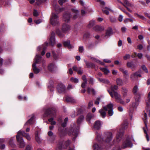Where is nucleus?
<instances>
[{
  "instance_id": "5701e85b",
  "label": "nucleus",
  "mask_w": 150,
  "mask_h": 150,
  "mask_svg": "<svg viewBox=\"0 0 150 150\" xmlns=\"http://www.w3.org/2000/svg\"><path fill=\"white\" fill-rule=\"evenodd\" d=\"M56 67L55 64L53 63L49 64L48 66V70L51 71H53L54 70Z\"/></svg>"
},
{
  "instance_id": "49530a36",
  "label": "nucleus",
  "mask_w": 150,
  "mask_h": 150,
  "mask_svg": "<svg viewBox=\"0 0 150 150\" xmlns=\"http://www.w3.org/2000/svg\"><path fill=\"white\" fill-rule=\"evenodd\" d=\"M120 9L122 10L123 12L127 14L128 16L130 18H133L132 16L129 13L127 12L124 9H123L122 8H120Z\"/></svg>"
},
{
  "instance_id": "603ef678",
  "label": "nucleus",
  "mask_w": 150,
  "mask_h": 150,
  "mask_svg": "<svg viewBox=\"0 0 150 150\" xmlns=\"http://www.w3.org/2000/svg\"><path fill=\"white\" fill-rule=\"evenodd\" d=\"M95 1L98 2H99L101 6H104L105 4V2L104 1L101 0H95Z\"/></svg>"
},
{
  "instance_id": "6ab92c4d",
  "label": "nucleus",
  "mask_w": 150,
  "mask_h": 150,
  "mask_svg": "<svg viewBox=\"0 0 150 150\" xmlns=\"http://www.w3.org/2000/svg\"><path fill=\"white\" fill-rule=\"evenodd\" d=\"M70 28V26L68 24L64 23L62 26V30L63 32H65L69 31Z\"/></svg>"
},
{
  "instance_id": "864d4df0",
  "label": "nucleus",
  "mask_w": 150,
  "mask_h": 150,
  "mask_svg": "<svg viewBox=\"0 0 150 150\" xmlns=\"http://www.w3.org/2000/svg\"><path fill=\"white\" fill-rule=\"evenodd\" d=\"M110 21L112 23H115L116 21V19L115 18L113 17H111L110 18Z\"/></svg>"
},
{
  "instance_id": "9b49d317",
  "label": "nucleus",
  "mask_w": 150,
  "mask_h": 150,
  "mask_svg": "<svg viewBox=\"0 0 150 150\" xmlns=\"http://www.w3.org/2000/svg\"><path fill=\"white\" fill-rule=\"evenodd\" d=\"M18 134L20 136H22L25 137L28 140L30 141L31 140V137L30 135L28 133H26L24 131L20 130L18 132Z\"/></svg>"
},
{
  "instance_id": "ddd939ff",
  "label": "nucleus",
  "mask_w": 150,
  "mask_h": 150,
  "mask_svg": "<svg viewBox=\"0 0 150 150\" xmlns=\"http://www.w3.org/2000/svg\"><path fill=\"white\" fill-rule=\"evenodd\" d=\"M108 110L107 108L104 106L103 107V109H101L99 110V112L100 114V116L103 118L105 117L106 115L105 111Z\"/></svg>"
},
{
  "instance_id": "2eb2a0df",
  "label": "nucleus",
  "mask_w": 150,
  "mask_h": 150,
  "mask_svg": "<svg viewBox=\"0 0 150 150\" xmlns=\"http://www.w3.org/2000/svg\"><path fill=\"white\" fill-rule=\"evenodd\" d=\"M34 118L35 116L33 114L32 115L30 118L26 122L24 125V126H25L33 125L34 122Z\"/></svg>"
},
{
  "instance_id": "bf43d9fd",
  "label": "nucleus",
  "mask_w": 150,
  "mask_h": 150,
  "mask_svg": "<svg viewBox=\"0 0 150 150\" xmlns=\"http://www.w3.org/2000/svg\"><path fill=\"white\" fill-rule=\"evenodd\" d=\"M32 146L30 145H27L26 147L25 150H32Z\"/></svg>"
},
{
  "instance_id": "a19ab883",
  "label": "nucleus",
  "mask_w": 150,
  "mask_h": 150,
  "mask_svg": "<svg viewBox=\"0 0 150 150\" xmlns=\"http://www.w3.org/2000/svg\"><path fill=\"white\" fill-rule=\"evenodd\" d=\"M138 91V87L137 86H135L134 87L133 90V92L134 93L137 95V92Z\"/></svg>"
},
{
  "instance_id": "393cba45",
  "label": "nucleus",
  "mask_w": 150,
  "mask_h": 150,
  "mask_svg": "<svg viewBox=\"0 0 150 150\" xmlns=\"http://www.w3.org/2000/svg\"><path fill=\"white\" fill-rule=\"evenodd\" d=\"M66 100L67 102L72 103H75L76 102V100L75 99L70 96H66Z\"/></svg>"
},
{
  "instance_id": "1a4fd4ad",
  "label": "nucleus",
  "mask_w": 150,
  "mask_h": 150,
  "mask_svg": "<svg viewBox=\"0 0 150 150\" xmlns=\"http://www.w3.org/2000/svg\"><path fill=\"white\" fill-rule=\"evenodd\" d=\"M79 131L78 129L70 130L69 132V134L73 138V140H74L78 134Z\"/></svg>"
},
{
  "instance_id": "423d86ee",
  "label": "nucleus",
  "mask_w": 150,
  "mask_h": 150,
  "mask_svg": "<svg viewBox=\"0 0 150 150\" xmlns=\"http://www.w3.org/2000/svg\"><path fill=\"white\" fill-rule=\"evenodd\" d=\"M20 136L18 134L16 136L17 140L18 143L20 148H24L25 146V143L23 138L22 137H20Z\"/></svg>"
},
{
  "instance_id": "0eeeda50",
  "label": "nucleus",
  "mask_w": 150,
  "mask_h": 150,
  "mask_svg": "<svg viewBox=\"0 0 150 150\" xmlns=\"http://www.w3.org/2000/svg\"><path fill=\"white\" fill-rule=\"evenodd\" d=\"M20 136L18 134L16 136L17 140L18 143L20 148H24L25 146V143L23 138L22 137H20Z\"/></svg>"
},
{
  "instance_id": "aec40b11",
  "label": "nucleus",
  "mask_w": 150,
  "mask_h": 150,
  "mask_svg": "<svg viewBox=\"0 0 150 150\" xmlns=\"http://www.w3.org/2000/svg\"><path fill=\"white\" fill-rule=\"evenodd\" d=\"M113 105L112 103H110L107 105V108L109 110L108 111V114L110 116H111L113 113V112L112 110Z\"/></svg>"
},
{
  "instance_id": "39448f33",
  "label": "nucleus",
  "mask_w": 150,
  "mask_h": 150,
  "mask_svg": "<svg viewBox=\"0 0 150 150\" xmlns=\"http://www.w3.org/2000/svg\"><path fill=\"white\" fill-rule=\"evenodd\" d=\"M123 0V4L124 5H123L125 6L127 10L131 13L132 12V11L128 7H130L133 8L134 7V5L132 3H130L127 0Z\"/></svg>"
},
{
  "instance_id": "338daca9",
  "label": "nucleus",
  "mask_w": 150,
  "mask_h": 150,
  "mask_svg": "<svg viewBox=\"0 0 150 150\" xmlns=\"http://www.w3.org/2000/svg\"><path fill=\"white\" fill-rule=\"evenodd\" d=\"M137 48L139 50H142L143 48V46L141 44L137 46Z\"/></svg>"
},
{
  "instance_id": "58836bf2",
  "label": "nucleus",
  "mask_w": 150,
  "mask_h": 150,
  "mask_svg": "<svg viewBox=\"0 0 150 150\" xmlns=\"http://www.w3.org/2000/svg\"><path fill=\"white\" fill-rule=\"evenodd\" d=\"M54 9L55 11L58 12H61L64 10V8H59L57 5L55 6L54 7Z\"/></svg>"
},
{
  "instance_id": "4be33fe9",
  "label": "nucleus",
  "mask_w": 150,
  "mask_h": 150,
  "mask_svg": "<svg viewBox=\"0 0 150 150\" xmlns=\"http://www.w3.org/2000/svg\"><path fill=\"white\" fill-rule=\"evenodd\" d=\"M32 69L35 74H37L40 71V69L37 67L35 63H33L32 64Z\"/></svg>"
},
{
  "instance_id": "f03ea898",
  "label": "nucleus",
  "mask_w": 150,
  "mask_h": 150,
  "mask_svg": "<svg viewBox=\"0 0 150 150\" xmlns=\"http://www.w3.org/2000/svg\"><path fill=\"white\" fill-rule=\"evenodd\" d=\"M50 20V23L54 26L58 25L59 24V16L57 14L55 13H52L51 14Z\"/></svg>"
},
{
  "instance_id": "a211bd4d",
  "label": "nucleus",
  "mask_w": 150,
  "mask_h": 150,
  "mask_svg": "<svg viewBox=\"0 0 150 150\" xmlns=\"http://www.w3.org/2000/svg\"><path fill=\"white\" fill-rule=\"evenodd\" d=\"M140 99V96H136L135 97V102H134L132 104V107L134 108H136L139 104Z\"/></svg>"
},
{
  "instance_id": "f704fd0d",
  "label": "nucleus",
  "mask_w": 150,
  "mask_h": 150,
  "mask_svg": "<svg viewBox=\"0 0 150 150\" xmlns=\"http://www.w3.org/2000/svg\"><path fill=\"white\" fill-rule=\"evenodd\" d=\"M86 65L87 67H95L94 64L91 62L88 63L86 61H85Z\"/></svg>"
},
{
  "instance_id": "9d476101",
  "label": "nucleus",
  "mask_w": 150,
  "mask_h": 150,
  "mask_svg": "<svg viewBox=\"0 0 150 150\" xmlns=\"http://www.w3.org/2000/svg\"><path fill=\"white\" fill-rule=\"evenodd\" d=\"M105 134V142L107 143H109L112 140V133L110 132H106Z\"/></svg>"
},
{
  "instance_id": "de8ad7c7",
  "label": "nucleus",
  "mask_w": 150,
  "mask_h": 150,
  "mask_svg": "<svg viewBox=\"0 0 150 150\" xmlns=\"http://www.w3.org/2000/svg\"><path fill=\"white\" fill-rule=\"evenodd\" d=\"M122 91L124 97H125L127 95V90L125 88H122Z\"/></svg>"
},
{
  "instance_id": "c9c22d12",
  "label": "nucleus",
  "mask_w": 150,
  "mask_h": 150,
  "mask_svg": "<svg viewBox=\"0 0 150 150\" xmlns=\"http://www.w3.org/2000/svg\"><path fill=\"white\" fill-rule=\"evenodd\" d=\"M102 7V10L103 13L107 15H108L109 13V10H110L107 7L103 8Z\"/></svg>"
},
{
  "instance_id": "c85d7f7f",
  "label": "nucleus",
  "mask_w": 150,
  "mask_h": 150,
  "mask_svg": "<svg viewBox=\"0 0 150 150\" xmlns=\"http://www.w3.org/2000/svg\"><path fill=\"white\" fill-rule=\"evenodd\" d=\"M41 62V57L39 55H36L34 63H35V64H40Z\"/></svg>"
},
{
  "instance_id": "680f3d73",
  "label": "nucleus",
  "mask_w": 150,
  "mask_h": 150,
  "mask_svg": "<svg viewBox=\"0 0 150 150\" xmlns=\"http://www.w3.org/2000/svg\"><path fill=\"white\" fill-rule=\"evenodd\" d=\"M33 15L35 16H38V13L36 10H34L33 12Z\"/></svg>"
},
{
  "instance_id": "ea45409f",
  "label": "nucleus",
  "mask_w": 150,
  "mask_h": 150,
  "mask_svg": "<svg viewBox=\"0 0 150 150\" xmlns=\"http://www.w3.org/2000/svg\"><path fill=\"white\" fill-rule=\"evenodd\" d=\"M84 117L83 115L81 116L78 119L77 123L78 124H80L84 119Z\"/></svg>"
},
{
  "instance_id": "4d7b16f0",
  "label": "nucleus",
  "mask_w": 150,
  "mask_h": 150,
  "mask_svg": "<svg viewBox=\"0 0 150 150\" xmlns=\"http://www.w3.org/2000/svg\"><path fill=\"white\" fill-rule=\"evenodd\" d=\"M130 55L129 54H127L123 57V58L124 59L126 60L127 59H129L130 58Z\"/></svg>"
},
{
  "instance_id": "7c9ffc66",
  "label": "nucleus",
  "mask_w": 150,
  "mask_h": 150,
  "mask_svg": "<svg viewBox=\"0 0 150 150\" xmlns=\"http://www.w3.org/2000/svg\"><path fill=\"white\" fill-rule=\"evenodd\" d=\"M127 67L131 68L132 69H134L136 67V65L132 61L127 62Z\"/></svg>"
},
{
  "instance_id": "f3484780",
  "label": "nucleus",
  "mask_w": 150,
  "mask_h": 150,
  "mask_svg": "<svg viewBox=\"0 0 150 150\" xmlns=\"http://www.w3.org/2000/svg\"><path fill=\"white\" fill-rule=\"evenodd\" d=\"M63 44L65 47H67L69 49H71L74 47L73 46L70 44V41L69 40L64 41Z\"/></svg>"
},
{
  "instance_id": "4468645a",
  "label": "nucleus",
  "mask_w": 150,
  "mask_h": 150,
  "mask_svg": "<svg viewBox=\"0 0 150 150\" xmlns=\"http://www.w3.org/2000/svg\"><path fill=\"white\" fill-rule=\"evenodd\" d=\"M55 34L54 32H52L51 33V36L50 39V44L52 46H53L55 44Z\"/></svg>"
},
{
  "instance_id": "6e6552de",
  "label": "nucleus",
  "mask_w": 150,
  "mask_h": 150,
  "mask_svg": "<svg viewBox=\"0 0 150 150\" xmlns=\"http://www.w3.org/2000/svg\"><path fill=\"white\" fill-rule=\"evenodd\" d=\"M132 146V144L128 139H126L123 143L122 148H125L127 147H131Z\"/></svg>"
},
{
  "instance_id": "cd10ccee",
  "label": "nucleus",
  "mask_w": 150,
  "mask_h": 150,
  "mask_svg": "<svg viewBox=\"0 0 150 150\" xmlns=\"http://www.w3.org/2000/svg\"><path fill=\"white\" fill-rule=\"evenodd\" d=\"M35 140L36 142L39 144L41 142V140L39 135L38 132L36 131L35 133Z\"/></svg>"
},
{
  "instance_id": "f257e3e1",
  "label": "nucleus",
  "mask_w": 150,
  "mask_h": 150,
  "mask_svg": "<svg viewBox=\"0 0 150 150\" xmlns=\"http://www.w3.org/2000/svg\"><path fill=\"white\" fill-rule=\"evenodd\" d=\"M56 111L54 108H49L46 110L45 112V115L50 116L53 117L48 119V121L52 125H55L56 124V122L54 120L53 117L56 116Z\"/></svg>"
},
{
  "instance_id": "72a5a7b5",
  "label": "nucleus",
  "mask_w": 150,
  "mask_h": 150,
  "mask_svg": "<svg viewBox=\"0 0 150 150\" xmlns=\"http://www.w3.org/2000/svg\"><path fill=\"white\" fill-rule=\"evenodd\" d=\"M112 34V30L111 28H109L106 31L105 36L108 38Z\"/></svg>"
},
{
  "instance_id": "09e8293b",
  "label": "nucleus",
  "mask_w": 150,
  "mask_h": 150,
  "mask_svg": "<svg viewBox=\"0 0 150 150\" xmlns=\"http://www.w3.org/2000/svg\"><path fill=\"white\" fill-rule=\"evenodd\" d=\"M116 82L117 84L119 85H121L123 83L122 80L120 79H117Z\"/></svg>"
},
{
  "instance_id": "774afa93",
  "label": "nucleus",
  "mask_w": 150,
  "mask_h": 150,
  "mask_svg": "<svg viewBox=\"0 0 150 150\" xmlns=\"http://www.w3.org/2000/svg\"><path fill=\"white\" fill-rule=\"evenodd\" d=\"M127 28L125 27H123L121 28V30L122 33H125L126 32Z\"/></svg>"
},
{
  "instance_id": "20e7f679",
  "label": "nucleus",
  "mask_w": 150,
  "mask_h": 150,
  "mask_svg": "<svg viewBox=\"0 0 150 150\" xmlns=\"http://www.w3.org/2000/svg\"><path fill=\"white\" fill-rule=\"evenodd\" d=\"M69 144V141L67 140L64 143L62 142H59L57 144L56 148V150H63L66 148Z\"/></svg>"
},
{
  "instance_id": "5fc2aeb1",
  "label": "nucleus",
  "mask_w": 150,
  "mask_h": 150,
  "mask_svg": "<svg viewBox=\"0 0 150 150\" xmlns=\"http://www.w3.org/2000/svg\"><path fill=\"white\" fill-rule=\"evenodd\" d=\"M80 67H78L76 66H74L72 69L74 71L77 72L78 70L80 69Z\"/></svg>"
},
{
  "instance_id": "a878e982",
  "label": "nucleus",
  "mask_w": 150,
  "mask_h": 150,
  "mask_svg": "<svg viewBox=\"0 0 150 150\" xmlns=\"http://www.w3.org/2000/svg\"><path fill=\"white\" fill-rule=\"evenodd\" d=\"M73 13V18L74 19H75L77 18L78 17L79 14V12L78 10L75 9H73L72 10Z\"/></svg>"
},
{
  "instance_id": "bb28decb",
  "label": "nucleus",
  "mask_w": 150,
  "mask_h": 150,
  "mask_svg": "<svg viewBox=\"0 0 150 150\" xmlns=\"http://www.w3.org/2000/svg\"><path fill=\"white\" fill-rule=\"evenodd\" d=\"M93 149L94 150H102L103 147L100 144L95 143L93 146Z\"/></svg>"
},
{
  "instance_id": "8fccbe9b",
  "label": "nucleus",
  "mask_w": 150,
  "mask_h": 150,
  "mask_svg": "<svg viewBox=\"0 0 150 150\" xmlns=\"http://www.w3.org/2000/svg\"><path fill=\"white\" fill-rule=\"evenodd\" d=\"M71 81L72 82H74L75 83H77L79 82V80L78 79L73 77L71 78Z\"/></svg>"
},
{
  "instance_id": "2f4dec72",
  "label": "nucleus",
  "mask_w": 150,
  "mask_h": 150,
  "mask_svg": "<svg viewBox=\"0 0 150 150\" xmlns=\"http://www.w3.org/2000/svg\"><path fill=\"white\" fill-rule=\"evenodd\" d=\"M122 135V133L120 132L117 134L116 139L117 142H119L121 140Z\"/></svg>"
},
{
  "instance_id": "c03bdc74",
  "label": "nucleus",
  "mask_w": 150,
  "mask_h": 150,
  "mask_svg": "<svg viewBox=\"0 0 150 150\" xmlns=\"http://www.w3.org/2000/svg\"><path fill=\"white\" fill-rule=\"evenodd\" d=\"M130 78H131L132 80H135L137 79L135 73L132 74L130 76Z\"/></svg>"
},
{
  "instance_id": "7ed1b4c3",
  "label": "nucleus",
  "mask_w": 150,
  "mask_h": 150,
  "mask_svg": "<svg viewBox=\"0 0 150 150\" xmlns=\"http://www.w3.org/2000/svg\"><path fill=\"white\" fill-rule=\"evenodd\" d=\"M111 96L112 97H114L116 100V101L117 102L120 103V104L125 105V104L124 101L122 100L121 98L120 95L118 94L117 92H114L112 93V92L108 91Z\"/></svg>"
},
{
  "instance_id": "3c124183",
  "label": "nucleus",
  "mask_w": 150,
  "mask_h": 150,
  "mask_svg": "<svg viewBox=\"0 0 150 150\" xmlns=\"http://www.w3.org/2000/svg\"><path fill=\"white\" fill-rule=\"evenodd\" d=\"M148 98V100H146V107L148 108H149L150 107V97H149Z\"/></svg>"
},
{
  "instance_id": "c756f323",
  "label": "nucleus",
  "mask_w": 150,
  "mask_h": 150,
  "mask_svg": "<svg viewBox=\"0 0 150 150\" xmlns=\"http://www.w3.org/2000/svg\"><path fill=\"white\" fill-rule=\"evenodd\" d=\"M93 30L96 31H101L104 30V28L101 26L96 25L93 28Z\"/></svg>"
},
{
  "instance_id": "4c0bfd02",
  "label": "nucleus",
  "mask_w": 150,
  "mask_h": 150,
  "mask_svg": "<svg viewBox=\"0 0 150 150\" xmlns=\"http://www.w3.org/2000/svg\"><path fill=\"white\" fill-rule=\"evenodd\" d=\"M100 69L104 72L105 74H108L110 72V71L107 69L106 68H100Z\"/></svg>"
},
{
  "instance_id": "6e6d98bb",
  "label": "nucleus",
  "mask_w": 150,
  "mask_h": 150,
  "mask_svg": "<svg viewBox=\"0 0 150 150\" xmlns=\"http://www.w3.org/2000/svg\"><path fill=\"white\" fill-rule=\"evenodd\" d=\"M69 0H59L58 2L60 4L62 5L64 3L68 1Z\"/></svg>"
},
{
  "instance_id": "e2e57ef3",
  "label": "nucleus",
  "mask_w": 150,
  "mask_h": 150,
  "mask_svg": "<svg viewBox=\"0 0 150 150\" xmlns=\"http://www.w3.org/2000/svg\"><path fill=\"white\" fill-rule=\"evenodd\" d=\"M93 105V102L92 101H90L88 104V107L89 108L91 107Z\"/></svg>"
},
{
  "instance_id": "052dcab7",
  "label": "nucleus",
  "mask_w": 150,
  "mask_h": 150,
  "mask_svg": "<svg viewBox=\"0 0 150 150\" xmlns=\"http://www.w3.org/2000/svg\"><path fill=\"white\" fill-rule=\"evenodd\" d=\"M100 100V98H97L96 100L95 101V104L96 105H98L99 103V101Z\"/></svg>"
},
{
  "instance_id": "13d9d810",
  "label": "nucleus",
  "mask_w": 150,
  "mask_h": 150,
  "mask_svg": "<svg viewBox=\"0 0 150 150\" xmlns=\"http://www.w3.org/2000/svg\"><path fill=\"white\" fill-rule=\"evenodd\" d=\"M142 69L145 71V72L146 73H148V70L146 68V67H145V66L144 65H143L142 67Z\"/></svg>"
},
{
  "instance_id": "79ce46f5",
  "label": "nucleus",
  "mask_w": 150,
  "mask_h": 150,
  "mask_svg": "<svg viewBox=\"0 0 150 150\" xmlns=\"http://www.w3.org/2000/svg\"><path fill=\"white\" fill-rule=\"evenodd\" d=\"M92 115L91 113H89L87 114L86 116V120L89 122L90 123V120L91 118L92 117Z\"/></svg>"
},
{
  "instance_id": "a18cd8bd",
  "label": "nucleus",
  "mask_w": 150,
  "mask_h": 150,
  "mask_svg": "<svg viewBox=\"0 0 150 150\" xmlns=\"http://www.w3.org/2000/svg\"><path fill=\"white\" fill-rule=\"evenodd\" d=\"M118 88V86H112L111 87V89L112 93L114 92H115V91L117 90Z\"/></svg>"
},
{
  "instance_id": "e433bc0d",
  "label": "nucleus",
  "mask_w": 150,
  "mask_h": 150,
  "mask_svg": "<svg viewBox=\"0 0 150 150\" xmlns=\"http://www.w3.org/2000/svg\"><path fill=\"white\" fill-rule=\"evenodd\" d=\"M96 139L98 141H100L103 140V139L101 137L100 134L98 132L96 133Z\"/></svg>"
},
{
  "instance_id": "dca6fc26",
  "label": "nucleus",
  "mask_w": 150,
  "mask_h": 150,
  "mask_svg": "<svg viewBox=\"0 0 150 150\" xmlns=\"http://www.w3.org/2000/svg\"><path fill=\"white\" fill-rule=\"evenodd\" d=\"M47 134L50 137L49 139V141L51 142H53L56 137V136L54 135L53 133L51 131H49Z\"/></svg>"
},
{
  "instance_id": "69168bd1",
  "label": "nucleus",
  "mask_w": 150,
  "mask_h": 150,
  "mask_svg": "<svg viewBox=\"0 0 150 150\" xmlns=\"http://www.w3.org/2000/svg\"><path fill=\"white\" fill-rule=\"evenodd\" d=\"M79 51L80 52H82L83 51V46H80L79 48Z\"/></svg>"
},
{
  "instance_id": "473e14b6",
  "label": "nucleus",
  "mask_w": 150,
  "mask_h": 150,
  "mask_svg": "<svg viewBox=\"0 0 150 150\" xmlns=\"http://www.w3.org/2000/svg\"><path fill=\"white\" fill-rule=\"evenodd\" d=\"M56 32L57 34L60 38L63 37L64 35L63 33L59 29L56 30Z\"/></svg>"
},
{
  "instance_id": "b1692460",
  "label": "nucleus",
  "mask_w": 150,
  "mask_h": 150,
  "mask_svg": "<svg viewBox=\"0 0 150 150\" xmlns=\"http://www.w3.org/2000/svg\"><path fill=\"white\" fill-rule=\"evenodd\" d=\"M70 14L68 12L65 13L63 16V19L66 22H68L70 20Z\"/></svg>"
},
{
  "instance_id": "412c9836",
  "label": "nucleus",
  "mask_w": 150,
  "mask_h": 150,
  "mask_svg": "<svg viewBox=\"0 0 150 150\" xmlns=\"http://www.w3.org/2000/svg\"><path fill=\"white\" fill-rule=\"evenodd\" d=\"M102 123L100 121L97 120L96 121L94 125V127L97 129H98L100 128Z\"/></svg>"
},
{
  "instance_id": "37998d69",
  "label": "nucleus",
  "mask_w": 150,
  "mask_h": 150,
  "mask_svg": "<svg viewBox=\"0 0 150 150\" xmlns=\"http://www.w3.org/2000/svg\"><path fill=\"white\" fill-rule=\"evenodd\" d=\"M95 22L94 21L92 20L90 21L88 25V27L89 28H91L95 24Z\"/></svg>"
},
{
  "instance_id": "0e129e2a",
  "label": "nucleus",
  "mask_w": 150,
  "mask_h": 150,
  "mask_svg": "<svg viewBox=\"0 0 150 150\" xmlns=\"http://www.w3.org/2000/svg\"><path fill=\"white\" fill-rule=\"evenodd\" d=\"M9 143L12 147H14L15 146V145L13 143V140L11 139L10 142H9Z\"/></svg>"
},
{
  "instance_id": "f8f14e48",
  "label": "nucleus",
  "mask_w": 150,
  "mask_h": 150,
  "mask_svg": "<svg viewBox=\"0 0 150 150\" xmlns=\"http://www.w3.org/2000/svg\"><path fill=\"white\" fill-rule=\"evenodd\" d=\"M57 89L58 92L61 93L65 91V87L63 84H60L57 85Z\"/></svg>"
}]
</instances>
